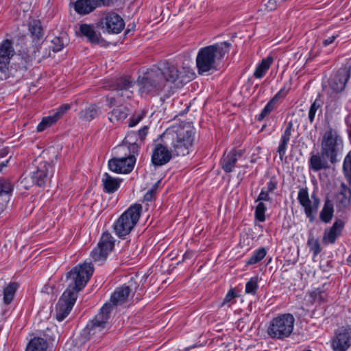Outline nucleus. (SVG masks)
Instances as JSON below:
<instances>
[{"instance_id":"5","label":"nucleus","mask_w":351,"mask_h":351,"mask_svg":"<svg viewBox=\"0 0 351 351\" xmlns=\"http://www.w3.org/2000/svg\"><path fill=\"white\" fill-rule=\"evenodd\" d=\"M295 321L291 313L279 314L269 322L267 333L272 339L284 340L292 334Z\"/></svg>"},{"instance_id":"27","label":"nucleus","mask_w":351,"mask_h":351,"mask_svg":"<svg viewBox=\"0 0 351 351\" xmlns=\"http://www.w3.org/2000/svg\"><path fill=\"white\" fill-rule=\"evenodd\" d=\"M79 32L82 36L85 37L87 40L93 45L99 44L101 34L97 32L92 25L82 23L80 25Z\"/></svg>"},{"instance_id":"17","label":"nucleus","mask_w":351,"mask_h":351,"mask_svg":"<svg viewBox=\"0 0 351 351\" xmlns=\"http://www.w3.org/2000/svg\"><path fill=\"white\" fill-rule=\"evenodd\" d=\"M112 3L113 0H77L74 4V10L80 15H86L97 8L109 6Z\"/></svg>"},{"instance_id":"31","label":"nucleus","mask_w":351,"mask_h":351,"mask_svg":"<svg viewBox=\"0 0 351 351\" xmlns=\"http://www.w3.org/2000/svg\"><path fill=\"white\" fill-rule=\"evenodd\" d=\"M130 292V287L125 285L117 287L111 295L110 302L115 306L122 304L127 300Z\"/></svg>"},{"instance_id":"56","label":"nucleus","mask_w":351,"mask_h":351,"mask_svg":"<svg viewBox=\"0 0 351 351\" xmlns=\"http://www.w3.org/2000/svg\"><path fill=\"white\" fill-rule=\"evenodd\" d=\"M237 297V292L234 289H230L224 297L223 304L230 302L233 299Z\"/></svg>"},{"instance_id":"26","label":"nucleus","mask_w":351,"mask_h":351,"mask_svg":"<svg viewBox=\"0 0 351 351\" xmlns=\"http://www.w3.org/2000/svg\"><path fill=\"white\" fill-rule=\"evenodd\" d=\"M122 181L121 178H114L108 173H104L101 179L104 191L108 194L114 193L119 189Z\"/></svg>"},{"instance_id":"14","label":"nucleus","mask_w":351,"mask_h":351,"mask_svg":"<svg viewBox=\"0 0 351 351\" xmlns=\"http://www.w3.org/2000/svg\"><path fill=\"white\" fill-rule=\"evenodd\" d=\"M169 144L158 143L154 145L152 155L151 162L155 167H161L167 164L173 157L174 154L171 148L169 149Z\"/></svg>"},{"instance_id":"8","label":"nucleus","mask_w":351,"mask_h":351,"mask_svg":"<svg viewBox=\"0 0 351 351\" xmlns=\"http://www.w3.org/2000/svg\"><path fill=\"white\" fill-rule=\"evenodd\" d=\"M97 25L104 33L118 34L125 27L123 17L114 10H106L101 12Z\"/></svg>"},{"instance_id":"7","label":"nucleus","mask_w":351,"mask_h":351,"mask_svg":"<svg viewBox=\"0 0 351 351\" xmlns=\"http://www.w3.org/2000/svg\"><path fill=\"white\" fill-rule=\"evenodd\" d=\"M160 74L163 77L166 82L169 83L175 88H180L190 82L194 75V73L182 68L180 71L173 64L165 62L158 69Z\"/></svg>"},{"instance_id":"54","label":"nucleus","mask_w":351,"mask_h":351,"mask_svg":"<svg viewBox=\"0 0 351 351\" xmlns=\"http://www.w3.org/2000/svg\"><path fill=\"white\" fill-rule=\"evenodd\" d=\"M278 187V182L274 178H271L269 181L267 183V186L263 187L267 192H269L270 193H273L274 191Z\"/></svg>"},{"instance_id":"36","label":"nucleus","mask_w":351,"mask_h":351,"mask_svg":"<svg viewBox=\"0 0 351 351\" xmlns=\"http://www.w3.org/2000/svg\"><path fill=\"white\" fill-rule=\"evenodd\" d=\"M48 348L47 341L40 337L32 339L25 349V351H46Z\"/></svg>"},{"instance_id":"18","label":"nucleus","mask_w":351,"mask_h":351,"mask_svg":"<svg viewBox=\"0 0 351 351\" xmlns=\"http://www.w3.org/2000/svg\"><path fill=\"white\" fill-rule=\"evenodd\" d=\"M139 90L141 94H150L161 90L162 86L157 80V76L154 72L145 74L138 80Z\"/></svg>"},{"instance_id":"11","label":"nucleus","mask_w":351,"mask_h":351,"mask_svg":"<svg viewBox=\"0 0 351 351\" xmlns=\"http://www.w3.org/2000/svg\"><path fill=\"white\" fill-rule=\"evenodd\" d=\"M15 54V51L12 40L5 39L0 43V73L1 79L6 80L14 77L12 69H10V63L12 58Z\"/></svg>"},{"instance_id":"40","label":"nucleus","mask_w":351,"mask_h":351,"mask_svg":"<svg viewBox=\"0 0 351 351\" xmlns=\"http://www.w3.org/2000/svg\"><path fill=\"white\" fill-rule=\"evenodd\" d=\"M138 140L135 131H130L128 132L122 143L130 145L132 153H139L140 147L137 143Z\"/></svg>"},{"instance_id":"35","label":"nucleus","mask_w":351,"mask_h":351,"mask_svg":"<svg viewBox=\"0 0 351 351\" xmlns=\"http://www.w3.org/2000/svg\"><path fill=\"white\" fill-rule=\"evenodd\" d=\"M334 215V206L331 200L327 199L325 200L323 208L319 213V219L325 223L330 222Z\"/></svg>"},{"instance_id":"20","label":"nucleus","mask_w":351,"mask_h":351,"mask_svg":"<svg viewBox=\"0 0 351 351\" xmlns=\"http://www.w3.org/2000/svg\"><path fill=\"white\" fill-rule=\"evenodd\" d=\"M243 152L234 148L229 152H225L220 160L219 164L221 168L226 173H231L234 171L236 164Z\"/></svg>"},{"instance_id":"47","label":"nucleus","mask_w":351,"mask_h":351,"mask_svg":"<svg viewBox=\"0 0 351 351\" xmlns=\"http://www.w3.org/2000/svg\"><path fill=\"white\" fill-rule=\"evenodd\" d=\"M258 289V278L256 277L251 278L245 284V293L255 295Z\"/></svg>"},{"instance_id":"52","label":"nucleus","mask_w":351,"mask_h":351,"mask_svg":"<svg viewBox=\"0 0 351 351\" xmlns=\"http://www.w3.org/2000/svg\"><path fill=\"white\" fill-rule=\"evenodd\" d=\"M71 105L69 104H63L60 105L58 108L56 109L53 114L58 119H60L69 109Z\"/></svg>"},{"instance_id":"2","label":"nucleus","mask_w":351,"mask_h":351,"mask_svg":"<svg viewBox=\"0 0 351 351\" xmlns=\"http://www.w3.org/2000/svg\"><path fill=\"white\" fill-rule=\"evenodd\" d=\"M195 131L181 125L167 129L162 134V141L169 144L174 156H184L192 150Z\"/></svg>"},{"instance_id":"50","label":"nucleus","mask_w":351,"mask_h":351,"mask_svg":"<svg viewBox=\"0 0 351 351\" xmlns=\"http://www.w3.org/2000/svg\"><path fill=\"white\" fill-rule=\"evenodd\" d=\"M160 182V180H158L152 187L146 192L144 195V200L145 202H152L156 196V194L158 191V184Z\"/></svg>"},{"instance_id":"25","label":"nucleus","mask_w":351,"mask_h":351,"mask_svg":"<svg viewBox=\"0 0 351 351\" xmlns=\"http://www.w3.org/2000/svg\"><path fill=\"white\" fill-rule=\"evenodd\" d=\"M101 113V108L95 104H89L78 112L79 119L82 121L89 122L97 118Z\"/></svg>"},{"instance_id":"16","label":"nucleus","mask_w":351,"mask_h":351,"mask_svg":"<svg viewBox=\"0 0 351 351\" xmlns=\"http://www.w3.org/2000/svg\"><path fill=\"white\" fill-rule=\"evenodd\" d=\"M136 157H118L109 160L108 165L110 171L117 173H129L134 167Z\"/></svg>"},{"instance_id":"13","label":"nucleus","mask_w":351,"mask_h":351,"mask_svg":"<svg viewBox=\"0 0 351 351\" xmlns=\"http://www.w3.org/2000/svg\"><path fill=\"white\" fill-rule=\"evenodd\" d=\"M351 346V327L342 326L338 328L330 340L333 351H346Z\"/></svg>"},{"instance_id":"63","label":"nucleus","mask_w":351,"mask_h":351,"mask_svg":"<svg viewBox=\"0 0 351 351\" xmlns=\"http://www.w3.org/2000/svg\"><path fill=\"white\" fill-rule=\"evenodd\" d=\"M193 256V252L192 251H186L184 254H183V260H186V259H189L192 257Z\"/></svg>"},{"instance_id":"12","label":"nucleus","mask_w":351,"mask_h":351,"mask_svg":"<svg viewBox=\"0 0 351 351\" xmlns=\"http://www.w3.org/2000/svg\"><path fill=\"white\" fill-rule=\"evenodd\" d=\"M114 239L108 232H104L97 245L91 252V257L94 262L102 264L107 258L108 254L113 249Z\"/></svg>"},{"instance_id":"34","label":"nucleus","mask_w":351,"mask_h":351,"mask_svg":"<svg viewBox=\"0 0 351 351\" xmlns=\"http://www.w3.org/2000/svg\"><path fill=\"white\" fill-rule=\"evenodd\" d=\"M19 288V285L15 282H10L3 289V304L9 305L13 301L16 292Z\"/></svg>"},{"instance_id":"44","label":"nucleus","mask_w":351,"mask_h":351,"mask_svg":"<svg viewBox=\"0 0 351 351\" xmlns=\"http://www.w3.org/2000/svg\"><path fill=\"white\" fill-rule=\"evenodd\" d=\"M342 169L346 180L349 184H351V150L343 160Z\"/></svg>"},{"instance_id":"51","label":"nucleus","mask_w":351,"mask_h":351,"mask_svg":"<svg viewBox=\"0 0 351 351\" xmlns=\"http://www.w3.org/2000/svg\"><path fill=\"white\" fill-rule=\"evenodd\" d=\"M64 42L61 38L55 37L51 40V45L49 46V47L51 48L54 52H58L64 48Z\"/></svg>"},{"instance_id":"53","label":"nucleus","mask_w":351,"mask_h":351,"mask_svg":"<svg viewBox=\"0 0 351 351\" xmlns=\"http://www.w3.org/2000/svg\"><path fill=\"white\" fill-rule=\"evenodd\" d=\"M269 194H271L269 192H267L265 189L262 188L255 202H263L265 201L271 202L272 198L270 197Z\"/></svg>"},{"instance_id":"21","label":"nucleus","mask_w":351,"mask_h":351,"mask_svg":"<svg viewBox=\"0 0 351 351\" xmlns=\"http://www.w3.org/2000/svg\"><path fill=\"white\" fill-rule=\"evenodd\" d=\"M344 225L343 220L337 219L330 228H326L322 238L323 243L324 245L334 244L341 235Z\"/></svg>"},{"instance_id":"24","label":"nucleus","mask_w":351,"mask_h":351,"mask_svg":"<svg viewBox=\"0 0 351 351\" xmlns=\"http://www.w3.org/2000/svg\"><path fill=\"white\" fill-rule=\"evenodd\" d=\"M134 83L130 77H123L118 80L116 84V96L130 99L132 97L133 92L130 88L133 86Z\"/></svg>"},{"instance_id":"48","label":"nucleus","mask_w":351,"mask_h":351,"mask_svg":"<svg viewBox=\"0 0 351 351\" xmlns=\"http://www.w3.org/2000/svg\"><path fill=\"white\" fill-rule=\"evenodd\" d=\"M267 207L265 203L258 202L254 210V217L259 222H264L266 219L265 212Z\"/></svg>"},{"instance_id":"38","label":"nucleus","mask_w":351,"mask_h":351,"mask_svg":"<svg viewBox=\"0 0 351 351\" xmlns=\"http://www.w3.org/2000/svg\"><path fill=\"white\" fill-rule=\"evenodd\" d=\"M292 86V82L291 80L285 82L280 89L274 95L271 99L275 102L278 106L284 100V99L289 94Z\"/></svg>"},{"instance_id":"29","label":"nucleus","mask_w":351,"mask_h":351,"mask_svg":"<svg viewBox=\"0 0 351 351\" xmlns=\"http://www.w3.org/2000/svg\"><path fill=\"white\" fill-rule=\"evenodd\" d=\"M28 31L35 45L40 44L43 38V29L39 20H32L28 23Z\"/></svg>"},{"instance_id":"57","label":"nucleus","mask_w":351,"mask_h":351,"mask_svg":"<svg viewBox=\"0 0 351 351\" xmlns=\"http://www.w3.org/2000/svg\"><path fill=\"white\" fill-rule=\"evenodd\" d=\"M319 267L323 272H329L333 267L332 261L327 260L320 263Z\"/></svg>"},{"instance_id":"64","label":"nucleus","mask_w":351,"mask_h":351,"mask_svg":"<svg viewBox=\"0 0 351 351\" xmlns=\"http://www.w3.org/2000/svg\"><path fill=\"white\" fill-rule=\"evenodd\" d=\"M346 264L351 267V254L346 258Z\"/></svg>"},{"instance_id":"23","label":"nucleus","mask_w":351,"mask_h":351,"mask_svg":"<svg viewBox=\"0 0 351 351\" xmlns=\"http://www.w3.org/2000/svg\"><path fill=\"white\" fill-rule=\"evenodd\" d=\"M326 156L321 154L311 153V156L308 159V165L310 170L314 172H318L323 169H327L330 167Z\"/></svg>"},{"instance_id":"33","label":"nucleus","mask_w":351,"mask_h":351,"mask_svg":"<svg viewBox=\"0 0 351 351\" xmlns=\"http://www.w3.org/2000/svg\"><path fill=\"white\" fill-rule=\"evenodd\" d=\"M273 62L274 59L271 56H268L265 58L262 59V60L256 66L254 71V76L257 79L263 78L269 70Z\"/></svg>"},{"instance_id":"9","label":"nucleus","mask_w":351,"mask_h":351,"mask_svg":"<svg viewBox=\"0 0 351 351\" xmlns=\"http://www.w3.org/2000/svg\"><path fill=\"white\" fill-rule=\"evenodd\" d=\"M311 197L312 200L309 198L308 189L305 187L300 189L297 199L299 204L303 207L304 214L308 219L309 222L312 223L315 219L320 204V199L315 192L311 193Z\"/></svg>"},{"instance_id":"6","label":"nucleus","mask_w":351,"mask_h":351,"mask_svg":"<svg viewBox=\"0 0 351 351\" xmlns=\"http://www.w3.org/2000/svg\"><path fill=\"white\" fill-rule=\"evenodd\" d=\"M343 141L339 132L332 128H328L324 132L321 142V152L326 156L331 164L337 162L338 154L341 152Z\"/></svg>"},{"instance_id":"39","label":"nucleus","mask_w":351,"mask_h":351,"mask_svg":"<svg viewBox=\"0 0 351 351\" xmlns=\"http://www.w3.org/2000/svg\"><path fill=\"white\" fill-rule=\"evenodd\" d=\"M292 86V82L291 80L285 82L280 89L274 95L271 99L275 102L278 106L284 100V99L289 94Z\"/></svg>"},{"instance_id":"45","label":"nucleus","mask_w":351,"mask_h":351,"mask_svg":"<svg viewBox=\"0 0 351 351\" xmlns=\"http://www.w3.org/2000/svg\"><path fill=\"white\" fill-rule=\"evenodd\" d=\"M57 121H58V119L55 117V115L53 114L51 115H49V116L45 117L43 118L41 121L37 125V131L43 132L47 128L51 126L53 124H54Z\"/></svg>"},{"instance_id":"37","label":"nucleus","mask_w":351,"mask_h":351,"mask_svg":"<svg viewBox=\"0 0 351 351\" xmlns=\"http://www.w3.org/2000/svg\"><path fill=\"white\" fill-rule=\"evenodd\" d=\"M341 189L339 193V204L341 208H346L350 204L351 189L345 183L341 184Z\"/></svg>"},{"instance_id":"30","label":"nucleus","mask_w":351,"mask_h":351,"mask_svg":"<svg viewBox=\"0 0 351 351\" xmlns=\"http://www.w3.org/2000/svg\"><path fill=\"white\" fill-rule=\"evenodd\" d=\"M14 191V185L6 179H0V199L1 209L10 202Z\"/></svg>"},{"instance_id":"15","label":"nucleus","mask_w":351,"mask_h":351,"mask_svg":"<svg viewBox=\"0 0 351 351\" xmlns=\"http://www.w3.org/2000/svg\"><path fill=\"white\" fill-rule=\"evenodd\" d=\"M54 173V167L47 162H40L36 170L32 172V180L34 184L39 187H44L49 182Z\"/></svg>"},{"instance_id":"1","label":"nucleus","mask_w":351,"mask_h":351,"mask_svg":"<svg viewBox=\"0 0 351 351\" xmlns=\"http://www.w3.org/2000/svg\"><path fill=\"white\" fill-rule=\"evenodd\" d=\"M94 268L91 263H84L73 267L66 274L68 287L58 302L56 319L63 321L73 308L78 293L86 285L92 276Z\"/></svg>"},{"instance_id":"41","label":"nucleus","mask_w":351,"mask_h":351,"mask_svg":"<svg viewBox=\"0 0 351 351\" xmlns=\"http://www.w3.org/2000/svg\"><path fill=\"white\" fill-rule=\"evenodd\" d=\"M322 104L323 103L321 101L319 96H318L311 104L308 112V119L311 123L314 121L317 112L319 111V114L322 113Z\"/></svg>"},{"instance_id":"46","label":"nucleus","mask_w":351,"mask_h":351,"mask_svg":"<svg viewBox=\"0 0 351 351\" xmlns=\"http://www.w3.org/2000/svg\"><path fill=\"white\" fill-rule=\"evenodd\" d=\"M116 154L119 157H135L136 155L138 154V153H132L130 145L123 143L116 147Z\"/></svg>"},{"instance_id":"4","label":"nucleus","mask_w":351,"mask_h":351,"mask_svg":"<svg viewBox=\"0 0 351 351\" xmlns=\"http://www.w3.org/2000/svg\"><path fill=\"white\" fill-rule=\"evenodd\" d=\"M142 206L134 204L130 206L114 221L113 230L115 234L120 239H125L129 234L139 220Z\"/></svg>"},{"instance_id":"58","label":"nucleus","mask_w":351,"mask_h":351,"mask_svg":"<svg viewBox=\"0 0 351 351\" xmlns=\"http://www.w3.org/2000/svg\"><path fill=\"white\" fill-rule=\"evenodd\" d=\"M143 117H144L143 114H138L134 117H132L130 119L128 126L130 128H133V127L136 126L143 119Z\"/></svg>"},{"instance_id":"42","label":"nucleus","mask_w":351,"mask_h":351,"mask_svg":"<svg viewBox=\"0 0 351 351\" xmlns=\"http://www.w3.org/2000/svg\"><path fill=\"white\" fill-rule=\"evenodd\" d=\"M278 107V106L275 102L271 99H269L261 112L255 116V119L258 121H262L272 111L277 109Z\"/></svg>"},{"instance_id":"28","label":"nucleus","mask_w":351,"mask_h":351,"mask_svg":"<svg viewBox=\"0 0 351 351\" xmlns=\"http://www.w3.org/2000/svg\"><path fill=\"white\" fill-rule=\"evenodd\" d=\"M328 284L324 283L309 292V298L312 304H321L328 301Z\"/></svg>"},{"instance_id":"19","label":"nucleus","mask_w":351,"mask_h":351,"mask_svg":"<svg viewBox=\"0 0 351 351\" xmlns=\"http://www.w3.org/2000/svg\"><path fill=\"white\" fill-rule=\"evenodd\" d=\"M350 77V71L347 67L339 69L328 82L332 92L338 93L342 92Z\"/></svg>"},{"instance_id":"61","label":"nucleus","mask_w":351,"mask_h":351,"mask_svg":"<svg viewBox=\"0 0 351 351\" xmlns=\"http://www.w3.org/2000/svg\"><path fill=\"white\" fill-rule=\"evenodd\" d=\"M107 105L109 108H112L115 104L116 98L115 97L108 96L106 98Z\"/></svg>"},{"instance_id":"32","label":"nucleus","mask_w":351,"mask_h":351,"mask_svg":"<svg viewBox=\"0 0 351 351\" xmlns=\"http://www.w3.org/2000/svg\"><path fill=\"white\" fill-rule=\"evenodd\" d=\"M128 115V109L124 106L113 108L108 112V120L113 124H117L125 120Z\"/></svg>"},{"instance_id":"62","label":"nucleus","mask_w":351,"mask_h":351,"mask_svg":"<svg viewBox=\"0 0 351 351\" xmlns=\"http://www.w3.org/2000/svg\"><path fill=\"white\" fill-rule=\"evenodd\" d=\"M10 148L8 147H3L0 149V158H5L9 154Z\"/></svg>"},{"instance_id":"60","label":"nucleus","mask_w":351,"mask_h":351,"mask_svg":"<svg viewBox=\"0 0 351 351\" xmlns=\"http://www.w3.org/2000/svg\"><path fill=\"white\" fill-rule=\"evenodd\" d=\"M338 34H336V35H332L331 36H329L328 38L324 39L323 40V45L326 47L330 44H332L335 40L338 37Z\"/></svg>"},{"instance_id":"49","label":"nucleus","mask_w":351,"mask_h":351,"mask_svg":"<svg viewBox=\"0 0 351 351\" xmlns=\"http://www.w3.org/2000/svg\"><path fill=\"white\" fill-rule=\"evenodd\" d=\"M308 246L310 250L313 252V256H317L322 251V248L319 242V240L313 236H310L307 241Z\"/></svg>"},{"instance_id":"43","label":"nucleus","mask_w":351,"mask_h":351,"mask_svg":"<svg viewBox=\"0 0 351 351\" xmlns=\"http://www.w3.org/2000/svg\"><path fill=\"white\" fill-rule=\"evenodd\" d=\"M267 251L264 247L255 250L252 256L246 261V265H252L261 261L266 256Z\"/></svg>"},{"instance_id":"10","label":"nucleus","mask_w":351,"mask_h":351,"mask_svg":"<svg viewBox=\"0 0 351 351\" xmlns=\"http://www.w3.org/2000/svg\"><path fill=\"white\" fill-rule=\"evenodd\" d=\"M111 310L112 306L110 304H104L94 318L87 323L84 329V333L88 336H93L103 331L108 325Z\"/></svg>"},{"instance_id":"55","label":"nucleus","mask_w":351,"mask_h":351,"mask_svg":"<svg viewBox=\"0 0 351 351\" xmlns=\"http://www.w3.org/2000/svg\"><path fill=\"white\" fill-rule=\"evenodd\" d=\"M149 128L147 125H144L136 132V136L138 138L143 142L148 134Z\"/></svg>"},{"instance_id":"22","label":"nucleus","mask_w":351,"mask_h":351,"mask_svg":"<svg viewBox=\"0 0 351 351\" xmlns=\"http://www.w3.org/2000/svg\"><path fill=\"white\" fill-rule=\"evenodd\" d=\"M293 130V124L291 121L286 123L285 130L281 134L278 146L276 149V152L278 154L281 160H282L285 157L288 149V145L292 136Z\"/></svg>"},{"instance_id":"3","label":"nucleus","mask_w":351,"mask_h":351,"mask_svg":"<svg viewBox=\"0 0 351 351\" xmlns=\"http://www.w3.org/2000/svg\"><path fill=\"white\" fill-rule=\"evenodd\" d=\"M230 47V43L224 41L200 48L195 59L198 74L204 75L216 71L221 60L229 52Z\"/></svg>"},{"instance_id":"59","label":"nucleus","mask_w":351,"mask_h":351,"mask_svg":"<svg viewBox=\"0 0 351 351\" xmlns=\"http://www.w3.org/2000/svg\"><path fill=\"white\" fill-rule=\"evenodd\" d=\"M265 5L267 10L271 12L276 9L277 1L276 0H268Z\"/></svg>"}]
</instances>
